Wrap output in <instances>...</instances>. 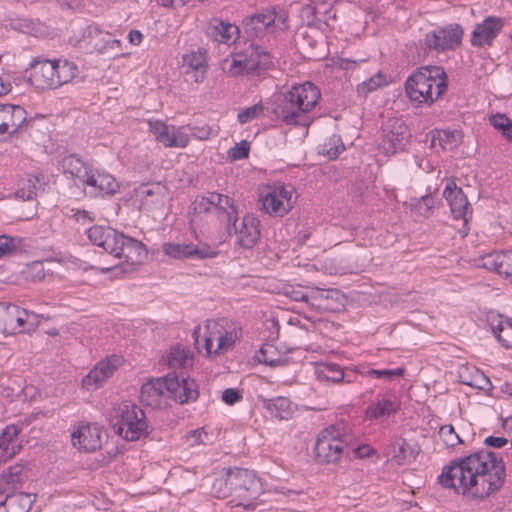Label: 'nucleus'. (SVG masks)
Masks as SVG:
<instances>
[{"label": "nucleus", "instance_id": "obj_1", "mask_svg": "<svg viewBox=\"0 0 512 512\" xmlns=\"http://www.w3.org/2000/svg\"><path fill=\"white\" fill-rule=\"evenodd\" d=\"M505 480V466L497 454L487 450L451 461L443 467L439 483L470 497L483 499L499 490Z\"/></svg>", "mask_w": 512, "mask_h": 512}, {"label": "nucleus", "instance_id": "obj_2", "mask_svg": "<svg viewBox=\"0 0 512 512\" xmlns=\"http://www.w3.org/2000/svg\"><path fill=\"white\" fill-rule=\"evenodd\" d=\"M262 493L260 480L247 469L234 468L216 474L211 486V494L219 499L231 498L234 506L254 509L256 500Z\"/></svg>", "mask_w": 512, "mask_h": 512}, {"label": "nucleus", "instance_id": "obj_3", "mask_svg": "<svg viewBox=\"0 0 512 512\" xmlns=\"http://www.w3.org/2000/svg\"><path fill=\"white\" fill-rule=\"evenodd\" d=\"M198 398L197 384L193 379L179 381L176 374L151 379L144 383L140 391L141 403L152 409H164L170 400L184 404Z\"/></svg>", "mask_w": 512, "mask_h": 512}, {"label": "nucleus", "instance_id": "obj_4", "mask_svg": "<svg viewBox=\"0 0 512 512\" xmlns=\"http://www.w3.org/2000/svg\"><path fill=\"white\" fill-rule=\"evenodd\" d=\"M321 98L320 90L311 82L295 84L282 94L274 112L286 125L308 127L314 120L310 115Z\"/></svg>", "mask_w": 512, "mask_h": 512}, {"label": "nucleus", "instance_id": "obj_5", "mask_svg": "<svg viewBox=\"0 0 512 512\" xmlns=\"http://www.w3.org/2000/svg\"><path fill=\"white\" fill-rule=\"evenodd\" d=\"M356 437L351 429L343 422L330 425L319 433L314 452L320 463H337L344 454L350 450L359 457L370 455L371 449L368 446L355 447Z\"/></svg>", "mask_w": 512, "mask_h": 512}, {"label": "nucleus", "instance_id": "obj_6", "mask_svg": "<svg viewBox=\"0 0 512 512\" xmlns=\"http://www.w3.org/2000/svg\"><path fill=\"white\" fill-rule=\"evenodd\" d=\"M447 87V74L439 66L420 67L405 82L406 94L417 106H431L446 92Z\"/></svg>", "mask_w": 512, "mask_h": 512}, {"label": "nucleus", "instance_id": "obj_7", "mask_svg": "<svg viewBox=\"0 0 512 512\" xmlns=\"http://www.w3.org/2000/svg\"><path fill=\"white\" fill-rule=\"evenodd\" d=\"M196 349L205 350L208 356L220 355L229 351L238 339L235 328L225 320H207L204 327L193 332Z\"/></svg>", "mask_w": 512, "mask_h": 512}, {"label": "nucleus", "instance_id": "obj_8", "mask_svg": "<svg viewBox=\"0 0 512 512\" xmlns=\"http://www.w3.org/2000/svg\"><path fill=\"white\" fill-rule=\"evenodd\" d=\"M111 425L114 432L127 441L139 440L149 433L144 411L129 401L113 407Z\"/></svg>", "mask_w": 512, "mask_h": 512}, {"label": "nucleus", "instance_id": "obj_9", "mask_svg": "<svg viewBox=\"0 0 512 512\" xmlns=\"http://www.w3.org/2000/svg\"><path fill=\"white\" fill-rule=\"evenodd\" d=\"M272 56L253 42L234 53L231 61L223 62V70L231 77L239 75L258 76L270 68Z\"/></svg>", "mask_w": 512, "mask_h": 512}, {"label": "nucleus", "instance_id": "obj_10", "mask_svg": "<svg viewBox=\"0 0 512 512\" xmlns=\"http://www.w3.org/2000/svg\"><path fill=\"white\" fill-rule=\"evenodd\" d=\"M296 199V192L292 185L275 183L263 190L259 201L267 214L283 217L292 210Z\"/></svg>", "mask_w": 512, "mask_h": 512}, {"label": "nucleus", "instance_id": "obj_11", "mask_svg": "<svg viewBox=\"0 0 512 512\" xmlns=\"http://www.w3.org/2000/svg\"><path fill=\"white\" fill-rule=\"evenodd\" d=\"M118 249L112 256L121 261L114 267L124 273H130L137 269L146 258L147 251L142 242L122 234Z\"/></svg>", "mask_w": 512, "mask_h": 512}, {"label": "nucleus", "instance_id": "obj_12", "mask_svg": "<svg viewBox=\"0 0 512 512\" xmlns=\"http://www.w3.org/2000/svg\"><path fill=\"white\" fill-rule=\"evenodd\" d=\"M31 316L16 305L0 303V334L7 336L31 331L33 324H28Z\"/></svg>", "mask_w": 512, "mask_h": 512}, {"label": "nucleus", "instance_id": "obj_13", "mask_svg": "<svg viewBox=\"0 0 512 512\" xmlns=\"http://www.w3.org/2000/svg\"><path fill=\"white\" fill-rule=\"evenodd\" d=\"M410 133L405 122L400 118H389L382 127L381 149L387 155L404 149Z\"/></svg>", "mask_w": 512, "mask_h": 512}, {"label": "nucleus", "instance_id": "obj_14", "mask_svg": "<svg viewBox=\"0 0 512 512\" xmlns=\"http://www.w3.org/2000/svg\"><path fill=\"white\" fill-rule=\"evenodd\" d=\"M83 38L88 48L100 54H108L114 58L125 55L121 52V41L113 39L109 32L103 31L96 24L87 26Z\"/></svg>", "mask_w": 512, "mask_h": 512}, {"label": "nucleus", "instance_id": "obj_15", "mask_svg": "<svg viewBox=\"0 0 512 512\" xmlns=\"http://www.w3.org/2000/svg\"><path fill=\"white\" fill-rule=\"evenodd\" d=\"M279 23L284 24V17L274 9H265L243 21L245 33L251 38H261L274 33Z\"/></svg>", "mask_w": 512, "mask_h": 512}, {"label": "nucleus", "instance_id": "obj_16", "mask_svg": "<svg viewBox=\"0 0 512 512\" xmlns=\"http://www.w3.org/2000/svg\"><path fill=\"white\" fill-rule=\"evenodd\" d=\"M215 208L219 215L225 217L227 230H230V222L237 213L234 201L227 195L217 192H208L205 196L197 197L193 203V209L197 213H207Z\"/></svg>", "mask_w": 512, "mask_h": 512}, {"label": "nucleus", "instance_id": "obj_17", "mask_svg": "<svg viewBox=\"0 0 512 512\" xmlns=\"http://www.w3.org/2000/svg\"><path fill=\"white\" fill-rule=\"evenodd\" d=\"M259 220L251 214L245 215L238 223L237 213L234 214L230 222V230H227L231 235L232 231L236 236V242L243 248H252L260 238Z\"/></svg>", "mask_w": 512, "mask_h": 512}, {"label": "nucleus", "instance_id": "obj_18", "mask_svg": "<svg viewBox=\"0 0 512 512\" xmlns=\"http://www.w3.org/2000/svg\"><path fill=\"white\" fill-rule=\"evenodd\" d=\"M463 30L458 24L431 31L425 36V46L438 52L456 48L461 43Z\"/></svg>", "mask_w": 512, "mask_h": 512}, {"label": "nucleus", "instance_id": "obj_19", "mask_svg": "<svg viewBox=\"0 0 512 512\" xmlns=\"http://www.w3.org/2000/svg\"><path fill=\"white\" fill-rule=\"evenodd\" d=\"M120 364L121 358L117 356L107 357L99 361L82 379V388L87 391L99 389L114 374Z\"/></svg>", "mask_w": 512, "mask_h": 512}, {"label": "nucleus", "instance_id": "obj_20", "mask_svg": "<svg viewBox=\"0 0 512 512\" xmlns=\"http://www.w3.org/2000/svg\"><path fill=\"white\" fill-rule=\"evenodd\" d=\"M443 196L450 206L455 219H462L466 224L472 216V210L462 189L457 187L454 180H448Z\"/></svg>", "mask_w": 512, "mask_h": 512}, {"label": "nucleus", "instance_id": "obj_21", "mask_svg": "<svg viewBox=\"0 0 512 512\" xmlns=\"http://www.w3.org/2000/svg\"><path fill=\"white\" fill-rule=\"evenodd\" d=\"M29 81L38 90L56 89L54 65L50 59L35 58L30 64Z\"/></svg>", "mask_w": 512, "mask_h": 512}, {"label": "nucleus", "instance_id": "obj_22", "mask_svg": "<svg viewBox=\"0 0 512 512\" xmlns=\"http://www.w3.org/2000/svg\"><path fill=\"white\" fill-rule=\"evenodd\" d=\"M87 236L90 242L98 247L99 253H107L112 256L118 249L119 240H122V233L111 227L92 226L87 230Z\"/></svg>", "mask_w": 512, "mask_h": 512}, {"label": "nucleus", "instance_id": "obj_23", "mask_svg": "<svg viewBox=\"0 0 512 512\" xmlns=\"http://www.w3.org/2000/svg\"><path fill=\"white\" fill-rule=\"evenodd\" d=\"M103 434L97 425H82L71 435L73 446L84 452L96 451L102 446Z\"/></svg>", "mask_w": 512, "mask_h": 512}, {"label": "nucleus", "instance_id": "obj_24", "mask_svg": "<svg viewBox=\"0 0 512 512\" xmlns=\"http://www.w3.org/2000/svg\"><path fill=\"white\" fill-rule=\"evenodd\" d=\"M84 189L90 188L91 195L108 194L113 195L118 192L120 185L116 179L109 173L101 172L91 168L84 182Z\"/></svg>", "mask_w": 512, "mask_h": 512}, {"label": "nucleus", "instance_id": "obj_25", "mask_svg": "<svg viewBox=\"0 0 512 512\" xmlns=\"http://www.w3.org/2000/svg\"><path fill=\"white\" fill-rule=\"evenodd\" d=\"M27 113L19 105L0 104V134H13L23 128Z\"/></svg>", "mask_w": 512, "mask_h": 512}, {"label": "nucleus", "instance_id": "obj_26", "mask_svg": "<svg viewBox=\"0 0 512 512\" xmlns=\"http://www.w3.org/2000/svg\"><path fill=\"white\" fill-rule=\"evenodd\" d=\"M163 251L166 255L175 259L185 258H213L217 252L207 245L195 246L192 244L166 243L163 245Z\"/></svg>", "mask_w": 512, "mask_h": 512}, {"label": "nucleus", "instance_id": "obj_27", "mask_svg": "<svg viewBox=\"0 0 512 512\" xmlns=\"http://www.w3.org/2000/svg\"><path fill=\"white\" fill-rule=\"evenodd\" d=\"M479 265L512 281V250L489 253Z\"/></svg>", "mask_w": 512, "mask_h": 512}, {"label": "nucleus", "instance_id": "obj_28", "mask_svg": "<svg viewBox=\"0 0 512 512\" xmlns=\"http://www.w3.org/2000/svg\"><path fill=\"white\" fill-rule=\"evenodd\" d=\"M503 28V20L499 17H487L477 25L471 37L474 46L489 45Z\"/></svg>", "mask_w": 512, "mask_h": 512}, {"label": "nucleus", "instance_id": "obj_29", "mask_svg": "<svg viewBox=\"0 0 512 512\" xmlns=\"http://www.w3.org/2000/svg\"><path fill=\"white\" fill-rule=\"evenodd\" d=\"M399 408L397 397L386 393L379 395L377 400L367 407L365 413L369 419H380L395 414Z\"/></svg>", "mask_w": 512, "mask_h": 512}, {"label": "nucleus", "instance_id": "obj_30", "mask_svg": "<svg viewBox=\"0 0 512 512\" xmlns=\"http://www.w3.org/2000/svg\"><path fill=\"white\" fill-rule=\"evenodd\" d=\"M24 480L23 467L19 465L9 467L0 475V497L3 495H16L22 487Z\"/></svg>", "mask_w": 512, "mask_h": 512}, {"label": "nucleus", "instance_id": "obj_31", "mask_svg": "<svg viewBox=\"0 0 512 512\" xmlns=\"http://www.w3.org/2000/svg\"><path fill=\"white\" fill-rule=\"evenodd\" d=\"M420 452L417 444H411L403 438L395 439L389 447L388 454L398 465H405L413 461Z\"/></svg>", "mask_w": 512, "mask_h": 512}, {"label": "nucleus", "instance_id": "obj_32", "mask_svg": "<svg viewBox=\"0 0 512 512\" xmlns=\"http://www.w3.org/2000/svg\"><path fill=\"white\" fill-rule=\"evenodd\" d=\"M19 429L15 425H8L0 434V461L5 462L15 456L19 449Z\"/></svg>", "mask_w": 512, "mask_h": 512}, {"label": "nucleus", "instance_id": "obj_33", "mask_svg": "<svg viewBox=\"0 0 512 512\" xmlns=\"http://www.w3.org/2000/svg\"><path fill=\"white\" fill-rule=\"evenodd\" d=\"M307 305L316 310L329 311L334 309L332 301L339 293L336 290H323L309 287Z\"/></svg>", "mask_w": 512, "mask_h": 512}, {"label": "nucleus", "instance_id": "obj_34", "mask_svg": "<svg viewBox=\"0 0 512 512\" xmlns=\"http://www.w3.org/2000/svg\"><path fill=\"white\" fill-rule=\"evenodd\" d=\"M161 363L171 369L186 368L192 365L193 356L184 346L176 344L161 358Z\"/></svg>", "mask_w": 512, "mask_h": 512}, {"label": "nucleus", "instance_id": "obj_35", "mask_svg": "<svg viewBox=\"0 0 512 512\" xmlns=\"http://www.w3.org/2000/svg\"><path fill=\"white\" fill-rule=\"evenodd\" d=\"M489 324L500 344L506 349H511L512 322L508 319H504L502 315H492L489 317Z\"/></svg>", "mask_w": 512, "mask_h": 512}, {"label": "nucleus", "instance_id": "obj_36", "mask_svg": "<svg viewBox=\"0 0 512 512\" xmlns=\"http://www.w3.org/2000/svg\"><path fill=\"white\" fill-rule=\"evenodd\" d=\"M238 31L237 26L217 18L212 19L208 26L209 36L220 43L233 41Z\"/></svg>", "mask_w": 512, "mask_h": 512}, {"label": "nucleus", "instance_id": "obj_37", "mask_svg": "<svg viewBox=\"0 0 512 512\" xmlns=\"http://www.w3.org/2000/svg\"><path fill=\"white\" fill-rule=\"evenodd\" d=\"M463 142V133L460 130H437L432 135L431 146L436 147L437 144L443 150L452 151L459 147Z\"/></svg>", "mask_w": 512, "mask_h": 512}, {"label": "nucleus", "instance_id": "obj_38", "mask_svg": "<svg viewBox=\"0 0 512 512\" xmlns=\"http://www.w3.org/2000/svg\"><path fill=\"white\" fill-rule=\"evenodd\" d=\"M33 500L30 494L18 492L0 501V512H28Z\"/></svg>", "mask_w": 512, "mask_h": 512}, {"label": "nucleus", "instance_id": "obj_39", "mask_svg": "<svg viewBox=\"0 0 512 512\" xmlns=\"http://www.w3.org/2000/svg\"><path fill=\"white\" fill-rule=\"evenodd\" d=\"M54 65V76L56 79L57 87L71 82L78 74L77 65L67 59H54L51 60Z\"/></svg>", "mask_w": 512, "mask_h": 512}, {"label": "nucleus", "instance_id": "obj_40", "mask_svg": "<svg viewBox=\"0 0 512 512\" xmlns=\"http://www.w3.org/2000/svg\"><path fill=\"white\" fill-rule=\"evenodd\" d=\"M183 67H187L192 71H195V82H200L203 79V73L206 71L207 61L206 53L201 49L197 51H191L186 53L182 57Z\"/></svg>", "mask_w": 512, "mask_h": 512}, {"label": "nucleus", "instance_id": "obj_41", "mask_svg": "<svg viewBox=\"0 0 512 512\" xmlns=\"http://www.w3.org/2000/svg\"><path fill=\"white\" fill-rule=\"evenodd\" d=\"M92 166L83 162L79 157L74 154L68 155L63 159V169L65 173H68L75 180H78L81 184L84 182L88 173H90Z\"/></svg>", "mask_w": 512, "mask_h": 512}, {"label": "nucleus", "instance_id": "obj_42", "mask_svg": "<svg viewBox=\"0 0 512 512\" xmlns=\"http://www.w3.org/2000/svg\"><path fill=\"white\" fill-rule=\"evenodd\" d=\"M263 407L274 417L280 420H288L292 416L291 402L288 398L277 397L274 399H263Z\"/></svg>", "mask_w": 512, "mask_h": 512}, {"label": "nucleus", "instance_id": "obj_43", "mask_svg": "<svg viewBox=\"0 0 512 512\" xmlns=\"http://www.w3.org/2000/svg\"><path fill=\"white\" fill-rule=\"evenodd\" d=\"M405 205L418 216L429 218L433 214L437 201L432 195L427 194L420 198H412Z\"/></svg>", "mask_w": 512, "mask_h": 512}, {"label": "nucleus", "instance_id": "obj_44", "mask_svg": "<svg viewBox=\"0 0 512 512\" xmlns=\"http://www.w3.org/2000/svg\"><path fill=\"white\" fill-rule=\"evenodd\" d=\"M40 189V179L36 176H29L23 185L16 191L15 195L22 201L34 200Z\"/></svg>", "mask_w": 512, "mask_h": 512}, {"label": "nucleus", "instance_id": "obj_45", "mask_svg": "<svg viewBox=\"0 0 512 512\" xmlns=\"http://www.w3.org/2000/svg\"><path fill=\"white\" fill-rule=\"evenodd\" d=\"M21 276L26 282H40L45 276L44 263L42 261H33L25 265L21 270Z\"/></svg>", "mask_w": 512, "mask_h": 512}, {"label": "nucleus", "instance_id": "obj_46", "mask_svg": "<svg viewBox=\"0 0 512 512\" xmlns=\"http://www.w3.org/2000/svg\"><path fill=\"white\" fill-rule=\"evenodd\" d=\"M190 141L189 134L185 131V127H171L168 140L165 144V147H177V148H185Z\"/></svg>", "mask_w": 512, "mask_h": 512}, {"label": "nucleus", "instance_id": "obj_47", "mask_svg": "<svg viewBox=\"0 0 512 512\" xmlns=\"http://www.w3.org/2000/svg\"><path fill=\"white\" fill-rule=\"evenodd\" d=\"M387 84V77L382 72H377L368 80L363 81L357 86V92L361 96H366L368 93Z\"/></svg>", "mask_w": 512, "mask_h": 512}, {"label": "nucleus", "instance_id": "obj_48", "mask_svg": "<svg viewBox=\"0 0 512 512\" xmlns=\"http://www.w3.org/2000/svg\"><path fill=\"white\" fill-rule=\"evenodd\" d=\"M276 349L273 345L264 344L256 354V359L259 363H264L269 366H278L283 364V360L279 357H274Z\"/></svg>", "mask_w": 512, "mask_h": 512}, {"label": "nucleus", "instance_id": "obj_49", "mask_svg": "<svg viewBox=\"0 0 512 512\" xmlns=\"http://www.w3.org/2000/svg\"><path fill=\"white\" fill-rule=\"evenodd\" d=\"M489 122L495 129L501 131L508 141H512V121L506 115H493L489 118Z\"/></svg>", "mask_w": 512, "mask_h": 512}, {"label": "nucleus", "instance_id": "obj_50", "mask_svg": "<svg viewBox=\"0 0 512 512\" xmlns=\"http://www.w3.org/2000/svg\"><path fill=\"white\" fill-rule=\"evenodd\" d=\"M309 287L301 285H285L283 287V294L294 301H300L307 304Z\"/></svg>", "mask_w": 512, "mask_h": 512}, {"label": "nucleus", "instance_id": "obj_51", "mask_svg": "<svg viewBox=\"0 0 512 512\" xmlns=\"http://www.w3.org/2000/svg\"><path fill=\"white\" fill-rule=\"evenodd\" d=\"M149 131L155 136V139L164 146L168 140L171 127L162 121H148Z\"/></svg>", "mask_w": 512, "mask_h": 512}, {"label": "nucleus", "instance_id": "obj_52", "mask_svg": "<svg viewBox=\"0 0 512 512\" xmlns=\"http://www.w3.org/2000/svg\"><path fill=\"white\" fill-rule=\"evenodd\" d=\"M321 147V153L330 159L337 158L338 155L344 150V145L340 143V138L336 136L331 137L329 141L325 142Z\"/></svg>", "mask_w": 512, "mask_h": 512}, {"label": "nucleus", "instance_id": "obj_53", "mask_svg": "<svg viewBox=\"0 0 512 512\" xmlns=\"http://www.w3.org/2000/svg\"><path fill=\"white\" fill-rule=\"evenodd\" d=\"M439 437L447 447H454L461 442L452 425H444L439 429Z\"/></svg>", "mask_w": 512, "mask_h": 512}, {"label": "nucleus", "instance_id": "obj_54", "mask_svg": "<svg viewBox=\"0 0 512 512\" xmlns=\"http://www.w3.org/2000/svg\"><path fill=\"white\" fill-rule=\"evenodd\" d=\"M404 373H405L404 368L383 369V370L369 369L365 373H363V375L366 377L383 378L385 380H391L393 377L403 376Z\"/></svg>", "mask_w": 512, "mask_h": 512}, {"label": "nucleus", "instance_id": "obj_55", "mask_svg": "<svg viewBox=\"0 0 512 512\" xmlns=\"http://www.w3.org/2000/svg\"><path fill=\"white\" fill-rule=\"evenodd\" d=\"M461 382L465 385L484 390L491 387V382L482 372L476 370V373L470 380L462 379Z\"/></svg>", "mask_w": 512, "mask_h": 512}, {"label": "nucleus", "instance_id": "obj_56", "mask_svg": "<svg viewBox=\"0 0 512 512\" xmlns=\"http://www.w3.org/2000/svg\"><path fill=\"white\" fill-rule=\"evenodd\" d=\"M250 144L246 140H242L228 151V156L232 160H240L248 157Z\"/></svg>", "mask_w": 512, "mask_h": 512}, {"label": "nucleus", "instance_id": "obj_57", "mask_svg": "<svg viewBox=\"0 0 512 512\" xmlns=\"http://www.w3.org/2000/svg\"><path fill=\"white\" fill-rule=\"evenodd\" d=\"M207 437H208L207 432H205L203 428H200V429H195V430L188 432L184 438H185L186 443L189 446L193 447L195 445L205 444L206 443L205 439Z\"/></svg>", "mask_w": 512, "mask_h": 512}, {"label": "nucleus", "instance_id": "obj_58", "mask_svg": "<svg viewBox=\"0 0 512 512\" xmlns=\"http://www.w3.org/2000/svg\"><path fill=\"white\" fill-rule=\"evenodd\" d=\"M321 373L328 379L333 382H339L343 379L344 373L343 371L335 364H325L323 365V369Z\"/></svg>", "mask_w": 512, "mask_h": 512}, {"label": "nucleus", "instance_id": "obj_59", "mask_svg": "<svg viewBox=\"0 0 512 512\" xmlns=\"http://www.w3.org/2000/svg\"><path fill=\"white\" fill-rule=\"evenodd\" d=\"M262 110L263 107L261 104H255L251 107H248L238 113V121L241 124L247 123L248 121L254 119Z\"/></svg>", "mask_w": 512, "mask_h": 512}, {"label": "nucleus", "instance_id": "obj_60", "mask_svg": "<svg viewBox=\"0 0 512 512\" xmlns=\"http://www.w3.org/2000/svg\"><path fill=\"white\" fill-rule=\"evenodd\" d=\"M17 247L15 238L7 235H0V258L11 254Z\"/></svg>", "mask_w": 512, "mask_h": 512}, {"label": "nucleus", "instance_id": "obj_61", "mask_svg": "<svg viewBox=\"0 0 512 512\" xmlns=\"http://www.w3.org/2000/svg\"><path fill=\"white\" fill-rule=\"evenodd\" d=\"M192 135L199 140H208L211 136V127L208 124L190 128Z\"/></svg>", "mask_w": 512, "mask_h": 512}, {"label": "nucleus", "instance_id": "obj_62", "mask_svg": "<svg viewBox=\"0 0 512 512\" xmlns=\"http://www.w3.org/2000/svg\"><path fill=\"white\" fill-rule=\"evenodd\" d=\"M240 399H241V394L236 389H232V388L226 389L222 394V400L229 405L236 403Z\"/></svg>", "mask_w": 512, "mask_h": 512}, {"label": "nucleus", "instance_id": "obj_63", "mask_svg": "<svg viewBox=\"0 0 512 512\" xmlns=\"http://www.w3.org/2000/svg\"><path fill=\"white\" fill-rule=\"evenodd\" d=\"M508 440L505 437H494L489 436L484 440V443L487 446L501 448L507 444Z\"/></svg>", "mask_w": 512, "mask_h": 512}, {"label": "nucleus", "instance_id": "obj_64", "mask_svg": "<svg viewBox=\"0 0 512 512\" xmlns=\"http://www.w3.org/2000/svg\"><path fill=\"white\" fill-rule=\"evenodd\" d=\"M74 217L77 221H82V222H93L95 220V217L92 215V213L90 211H86V210H77L75 213H74Z\"/></svg>", "mask_w": 512, "mask_h": 512}]
</instances>
